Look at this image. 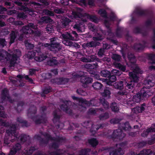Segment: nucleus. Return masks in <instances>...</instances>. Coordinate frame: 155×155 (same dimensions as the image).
I'll list each match as a JSON object with an SVG mask.
<instances>
[{"label":"nucleus","instance_id":"f257e3e1","mask_svg":"<svg viewBox=\"0 0 155 155\" xmlns=\"http://www.w3.org/2000/svg\"><path fill=\"white\" fill-rule=\"evenodd\" d=\"M63 38L65 40L63 43L67 46H73L75 48H79L80 46L77 42L73 43L70 40L76 41L78 38V35L76 32L72 31L71 33L67 32L61 35Z\"/></svg>","mask_w":155,"mask_h":155},{"label":"nucleus","instance_id":"f03ea898","mask_svg":"<svg viewBox=\"0 0 155 155\" xmlns=\"http://www.w3.org/2000/svg\"><path fill=\"white\" fill-rule=\"evenodd\" d=\"M120 124L121 127L114 130L110 136L111 138L114 140L116 139L119 140L123 139L126 136V134L123 132L122 130L126 131L129 130L131 129V127L128 122Z\"/></svg>","mask_w":155,"mask_h":155},{"label":"nucleus","instance_id":"7ed1b4c3","mask_svg":"<svg viewBox=\"0 0 155 155\" xmlns=\"http://www.w3.org/2000/svg\"><path fill=\"white\" fill-rule=\"evenodd\" d=\"M37 111L36 107L34 105L31 106L28 110V115L29 116L30 115H31V118L36 124L45 123L47 121V118L45 114H43L41 115H38L33 116V115H35Z\"/></svg>","mask_w":155,"mask_h":155},{"label":"nucleus","instance_id":"20e7f679","mask_svg":"<svg viewBox=\"0 0 155 155\" xmlns=\"http://www.w3.org/2000/svg\"><path fill=\"white\" fill-rule=\"evenodd\" d=\"M50 43H46L44 44V48L50 51L55 52H58L61 49L60 44V40L57 37L50 39Z\"/></svg>","mask_w":155,"mask_h":155},{"label":"nucleus","instance_id":"39448f33","mask_svg":"<svg viewBox=\"0 0 155 155\" xmlns=\"http://www.w3.org/2000/svg\"><path fill=\"white\" fill-rule=\"evenodd\" d=\"M17 124H12L10 125L9 127L6 130V132L9 137L14 136L13 139L10 140L8 138L5 137L4 140V144L7 145H8L10 142H13L17 140L18 134L16 133L17 130Z\"/></svg>","mask_w":155,"mask_h":155},{"label":"nucleus","instance_id":"423d86ee","mask_svg":"<svg viewBox=\"0 0 155 155\" xmlns=\"http://www.w3.org/2000/svg\"><path fill=\"white\" fill-rule=\"evenodd\" d=\"M63 102L64 104L61 105L60 107L62 110L74 118H77L78 117V114H74L72 110L70 109L69 106L71 105V102L70 101L65 100Z\"/></svg>","mask_w":155,"mask_h":155},{"label":"nucleus","instance_id":"0eeeda50","mask_svg":"<svg viewBox=\"0 0 155 155\" xmlns=\"http://www.w3.org/2000/svg\"><path fill=\"white\" fill-rule=\"evenodd\" d=\"M35 27V25L32 23H29L27 26L23 27L20 30L22 34L21 35L19 38L21 39L23 38L24 35H30L33 31L31 28L34 29Z\"/></svg>","mask_w":155,"mask_h":155},{"label":"nucleus","instance_id":"6e6552de","mask_svg":"<svg viewBox=\"0 0 155 155\" xmlns=\"http://www.w3.org/2000/svg\"><path fill=\"white\" fill-rule=\"evenodd\" d=\"M4 108L2 105H0V117H2L0 119V123L2 125L7 127L9 126V123L6 121L7 114L4 111Z\"/></svg>","mask_w":155,"mask_h":155},{"label":"nucleus","instance_id":"1a4fd4ad","mask_svg":"<svg viewBox=\"0 0 155 155\" xmlns=\"http://www.w3.org/2000/svg\"><path fill=\"white\" fill-rule=\"evenodd\" d=\"M81 76L80 78V81L82 84V86L84 88L88 87V85L91 83L93 81V79L87 76V73L84 72V74Z\"/></svg>","mask_w":155,"mask_h":155},{"label":"nucleus","instance_id":"9d476101","mask_svg":"<svg viewBox=\"0 0 155 155\" xmlns=\"http://www.w3.org/2000/svg\"><path fill=\"white\" fill-rule=\"evenodd\" d=\"M56 138H58L59 141H54L51 145L52 148L55 150H57L59 147V145L64 143L66 140V138L64 137L57 136Z\"/></svg>","mask_w":155,"mask_h":155},{"label":"nucleus","instance_id":"9b49d317","mask_svg":"<svg viewBox=\"0 0 155 155\" xmlns=\"http://www.w3.org/2000/svg\"><path fill=\"white\" fill-rule=\"evenodd\" d=\"M1 99L3 101H5L7 98L9 101L11 103L13 102V101L9 94L8 90L6 88H4L2 90L1 94Z\"/></svg>","mask_w":155,"mask_h":155},{"label":"nucleus","instance_id":"f8f14e48","mask_svg":"<svg viewBox=\"0 0 155 155\" xmlns=\"http://www.w3.org/2000/svg\"><path fill=\"white\" fill-rule=\"evenodd\" d=\"M135 83L128 80L124 81V87L125 89L129 91L133 92L135 86Z\"/></svg>","mask_w":155,"mask_h":155},{"label":"nucleus","instance_id":"ddd939ff","mask_svg":"<svg viewBox=\"0 0 155 155\" xmlns=\"http://www.w3.org/2000/svg\"><path fill=\"white\" fill-rule=\"evenodd\" d=\"M82 61L83 62H93L94 63L96 62L98 63H101L102 62V60L101 59H99L96 56L93 55L91 56L90 58H84L82 59Z\"/></svg>","mask_w":155,"mask_h":155},{"label":"nucleus","instance_id":"4468645a","mask_svg":"<svg viewBox=\"0 0 155 155\" xmlns=\"http://www.w3.org/2000/svg\"><path fill=\"white\" fill-rule=\"evenodd\" d=\"M41 51L40 47L37 48L36 50H34L28 52L27 57L29 59H31L35 58L36 56V54L38 55L40 53Z\"/></svg>","mask_w":155,"mask_h":155},{"label":"nucleus","instance_id":"2eb2a0df","mask_svg":"<svg viewBox=\"0 0 155 155\" xmlns=\"http://www.w3.org/2000/svg\"><path fill=\"white\" fill-rule=\"evenodd\" d=\"M14 2L16 5L20 6V9L21 10L27 12H32L33 10L32 9H30L27 6L23 5L22 3L21 2L18 0H15Z\"/></svg>","mask_w":155,"mask_h":155},{"label":"nucleus","instance_id":"dca6fc26","mask_svg":"<svg viewBox=\"0 0 155 155\" xmlns=\"http://www.w3.org/2000/svg\"><path fill=\"white\" fill-rule=\"evenodd\" d=\"M53 21V20L49 17L43 16L41 17L38 20V24L40 25H42L47 23L51 24Z\"/></svg>","mask_w":155,"mask_h":155},{"label":"nucleus","instance_id":"f3484780","mask_svg":"<svg viewBox=\"0 0 155 155\" xmlns=\"http://www.w3.org/2000/svg\"><path fill=\"white\" fill-rule=\"evenodd\" d=\"M146 90H147L146 88H142L140 92L136 94L135 96L138 98L140 100H143L144 97L147 96V92Z\"/></svg>","mask_w":155,"mask_h":155},{"label":"nucleus","instance_id":"a211bd4d","mask_svg":"<svg viewBox=\"0 0 155 155\" xmlns=\"http://www.w3.org/2000/svg\"><path fill=\"white\" fill-rule=\"evenodd\" d=\"M146 104L145 103L142 104L140 106H137L132 109V112L134 114L142 113L145 110Z\"/></svg>","mask_w":155,"mask_h":155},{"label":"nucleus","instance_id":"6ab92c4d","mask_svg":"<svg viewBox=\"0 0 155 155\" xmlns=\"http://www.w3.org/2000/svg\"><path fill=\"white\" fill-rule=\"evenodd\" d=\"M129 81L136 84L139 81V77L137 76V73L134 72H131L129 73Z\"/></svg>","mask_w":155,"mask_h":155},{"label":"nucleus","instance_id":"aec40b11","mask_svg":"<svg viewBox=\"0 0 155 155\" xmlns=\"http://www.w3.org/2000/svg\"><path fill=\"white\" fill-rule=\"evenodd\" d=\"M134 12L137 15L139 16H146L149 15V12L147 10L140 8L136 9Z\"/></svg>","mask_w":155,"mask_h":155},{"label":"nucleus","instance_id":"412c9836","mask_svg":"<svg viewBox=\"0 0 155 155\" xmlns=\"http://www.w3.org/2000/svg\"><path fill=\"white\" fill-rule=\"evenodd\" d=\"M21 146L20 143L16 144L10 150L8 155H15L17 151L21 149Z\"/></svg>","mask_w":155,"mask_h":155},{"label":"nucleus","instance_id":"4be33fe9","mask_svg":"<svg viewBox=\"0 0 155 155\" xmlns=\"http://www.w3.org/2000/svg\"><path fill=\"white\" fill-rule=\"evenodd\" d=\"M53 115V118L52 121L55 124L56 123H59L60 122V119L61 117V115L60 114H58L56 110L53 111L52 114Z\"/></svg>","mask_w":155,"mask_h":155},{"label":"nucleus","instance_id":"5701e85b","mask_svg":"<svg viewBox=\"0 0 155 155\" xmlns=\"http://www.w3.org/2000/svg\"><path fill=\"white\" fill-rule=\"evenodd\" d=\"M36 150V148L34 147H31L27 149L24 150L22 152V155H31L32 153Z\"/></svg>","mask_w":155,"mask_h":155},{"label":"nucleus","instance_id":"b1692460","mask_svg":"<svg viewBox=\"0 0 155 155\" xmlns=\"http://www.w3.org/2000/svg\"><path fill=\"white\" fill-rule=\"evenodd\" d=\"M133 32L134 33L136 34H141L143 36H146L148 35L147 31L146 30L143 31L142 29L138 27H136L134 28Z\"/></svg>","mask_w":155,"mask_h":155},{"label":"nucleus","instance_id":"393cba45","mask_svg":"<svg viewBox=\"0 0 155 155\" xmlns=\"http://www.w3.org/2000/svg\"><path fill=\"white\" fill-rule=\"evenodd\" d=\"M152 151L150 149H144L141 151L139 154L133 152L131 155H149L152 154Z\"/></svg>","mask_w":155,"mask_h":155},{"label":"nucleus","instance_id":"a878e982","mask_svg":"<svg viewBox=\"0 0 155 155\" xmlns=\"http://www.w3.org/2000/svg\"><path fill=\"white\" fill-rule=\"evenodd\" d=\"M38 55L35 57L34 59L36 61L39 62L43 61L48 57L47 55L43 53L41 54V52Z\"/></svg>","mask_w":155,"mask_h":155},{"label":"nucleus","instance_id":"bb28decb","mask_svg":"<svg viewBox=\"0 0 155 155\" xmlns=\"http://www.w3.org/2000/svg\"><path fill=\"white\" fill-rule=\"evenodd\" d=\"M47 63L48 65L51 66H54L57 65L58 62L57 60V58L56 57H53L50 58V59L47 61Z\"/></svg>","mask_w":155,"mask_h":155},{"label":"nucleus","instance_id":"cd10ccee","mask_svg":"<svg viewBox=\"0 0 155 155\" xmlns=\"http://www.w3.org/2000/svg\"><path fill=\"white\" fill-rule=\"evenodd\" d=\"M124 154L123 150L120 147L111 150L109 152L110 155H123Z\"/></svg>","mask_w":155,"mask_h":155},{"label":"nucleus","instance_id":"c85d7f7f","mask_svg":"<svg viewBox=\"0 0 155 155\" xmlns=\"http://www.w3.org/2000/svg\"><path fill=\"white\" fill-rule=\"evenodd\" d=\"M84 24L80 22L76 23L73 26L74 30H76L78 32H82V28L84 27Z\"/></svg>","mask_w":155,"mask_h":155},{"label":"nucleus","instance_id":"c756f323","mask_svg":"<svg viewBox=\"0 0 155 155\" xmlns=\"http://www.w3.org/2000/svg\"><path fill=\"white\" fill-rule=\"evenodd\" d=\"M18 33V32H16L14 31H11L9 35V44L11 45L15 42V40L17 37Z\"/></svg>","mask_w":155,"mask_h":155},{"label":"nucleus","instance_id":"7c9ffc66","mask_svg":"<svg viewBox=\"0 0 155 155\" xmlns=\"http://www.w3.org/2000/svg\"><path fill=\"white\" fill-rule=\"evenodd\" d=\"M115 89L119 90H123L124 87V81H120L115 82L114 85Z\"/></svg>","mask_w":155,"mask_h":155},{"label":"nucleus","instance_id":"2f4dec72","mask_svg":"<svg viewBox=\"0 0 155 155\" xmlns=\"http://www.w3.org/2000/svg\"><path fill=\"white\" fill-rule=\"evenodd\" d=\"M43 135L46 138V139L47 140H48V142L49 140L57 141L59 140L58 138H56L54 137H52L50 134L47 133H44Z\"/></svg>","mask_w":155,"mask_h":155},{"label":"nucleus","instance_id":"473e14b6","mask_svg":"<svg viewBox=\"0 0 155 155\" xmlns=\"http://www.w3.org/2000/svg\"><path fill=\"white\" fill-rule=\"evenodd\" d=\"M110 108L114 112H118L119 110V106L115 102H113L110 104Z\"/></svg>","mask_w":155,"mask_h":155},{"label":"nucleus","instance_id":"72a5a7b5","mask_svg":"<svg viewBox=\"0 0 155 155\" xmlns=\"http://www.w3.org/2000/svg\"><path fill=\"white\" fill-rule=\"evenodd\" d=\"M69 78L61 77L57 79V84H64L67 83L69 81Z\"/></svg>","mask_w":155,"mask_h":155},{"label":"nucleus","instance_id":"f704fd0d","mask_svg":"<svg viewBox=\"0 0 155 155\" xmlns=\"http://www.w3.org/2000/svg\"><path fill=\"white\" fill-rule=\"evenodd\" d=\"M144 48V46L140 43H135L133 46L134 49L137 51L143 50Z\"/></svg>","mask_w":155,"mask_h":155},{"label":"nucleus","instance_id":"c9c22d12","mask_svg":"<svg viewBox=\"0 0 155 155\" xmlns=\"http://www.w3.org/2000/svg\"><path fill=\"white\" fill-rule=\"evenodd\" d=\"M88 142L93 147H96L98 143V141L96 139L94 138L89 139L88 140Z\"/></svg>","mask_w":155,"mask_h":155},{"label":"nucleus","instance_id":"e433bc0d","mask_svg":"<svg viewBox=\"0 0 155 155\" xmlns=\"http://www.w3.org/2000/svg\"><path fill=\"white\" fill-rule=\"evenodd\" d=\"M100 102L101 104L104 107L105 110L108 109L109 107V103L104 98L100 99Z\"/></svg>","mask_w":155,"mask_h":155},{"label":"nucleus","instance_id":"4c0bfd02","mask_svg":"<svg viewBox=\"0 0 155 155\" xmlns=\"http://www.w3.org/2000/svg\"><path fill=\"white\" fill-rule=\"evenodd\" d=\"M25 104V103L22 101H19L17 104V107L16 108L18 113H20L23 109V106Z\"/></svg>","mask_w":155,"mask_h":155},{"label":"nucleus","instance_id":"58836bf2","mask_svg":"<svg viewBox=\"0 0 155 155\" xmlns=\"http://www.w3.org/2000/svg\"><path fill=\"white\" fill-rule=\"evenodd\" d=\"M70 21V20L67 17L62 18L61 21L62 27L64 28H66Z\"/></svg>","mask_w":155,"mask_h":155},{"label":"nucleus","instance_id":"ea45409f","mask_svg":"<svg viewBox=\"0 0 155 155\" xmlns=\"http://www.w3.org/2000/svg\"><path fill=\"white\" fill-rule=\"evenodd\" d=\"M36 137L39 141V143L41 144H47L48 143V140H47L46 139L41 138L39 135H35V137Z\"/></svg>","mask_w":155,"mask_h":155},{"label":"nucleus","instance_id":"a19ab883","mask_svg":"<svg viewBox=\"0 0 155 155\" xmlns=\"http://www.w3.org/2000/svg\"><path fill=\"white\" fill-rule=\"evenodd\" d=\"M128 58L129 62L132 64L134 65L136 63V58L135 56L132 54L128 55Z\"/></svg>","mask_w":155,"mask_h":155},{"label":"nucleus","instance_id":"79ce46f5","mask_svg":"<svg viewBox=\"0 0 155 155\" xmlns=\"http://www.w3.org/2000/svg\"><path fill=\"white\" fill-rule=\"evenodd\" d=\"M128 58L129 62L132 64L134 65L136 63V58L135 56L132 54L128 55Z\"/></svg>","mask_w":155,"mask_h":155},{"label":"nucleus","instance_id":"37998d69","mask_svg":"<svg viewBox=\"0 0 155 155\" xmlns=\"http://www.w3.org/2000/svg\"><path fill=\"white\" fill-rule=\"evenodd\" d=\"M92 87L95 90H100L102 88L103 85L97 81L93 84Z\"/></svg>","mask_w":155,"mask_h":155},{"label":"nucleus","instance_id":"c03bdc74","mask_svg":"<svg viewBox=\"0 0 155 155\" xmlns=\"http://www.w3.org/2000/svg\"><path fill=\"white\" fill-rule=\"evenodd\" d=\"M87 68L91 69H96L98 67V63L95 62L92 63L91 64H87Z\"/></svg>","mask_w":155,"mask_h":155},{"label":"nucleus","instance_id":"a18cd8bd","mask_svg":"<svg viewBox=\"0 0 155 155\" xmlns=\"http://www.w3.org/2000/svg\"><path fill=\"white\" fill-rule=\"evenodd\" d=\"M110 73L109 71L104 69L101 71L100 74L103 77L108 78L110 76Z\"/></svg>","mask_w":155,"mask_h":155},{"label":"nucleus","instance_id":"49530a36","mask_svg":"<svg viewBox=\"0 0 155 155\" xmlns=\"http://www.w3.org/2000/svg\"><path fill=\"white\" fill-rule=\"evenodd\" d=\"M19 137L20 138V140L21 142H24L29 140L30 137L29 135L25 134H21Z\"/></svg>","mask_w":155,"mask_h":155},{"label":"nucleus","instance_id":"de8ad7c7","mask_svg":"<svg viewBox=\"0 0 155 155\" xmlns=\"http://www.w3.org/2000/svg\"><path fill=\"white\" fill-rule=\"evenodd\" d=\"M76 92L78 94L82 96L86 95L87 94L85 89L82 88L77 89L76 91Z\"/></svg>","mask_w":155,"mask_h":155},{"label":"nucleus","instance_id":"09e8293b","mask_svg":"<svg viewBox=\"0 0 155 155\" xmlns=\"http://www.w3.org/2000/svg\"><path fill=\"white\" fill-rule=\"evenodd\" d=\"M17 77L20 79H22L25 78L26 80L28 81L31 83H32L33 82L32 79L31 78H29L28 75H25L24 77L23 75L20 74H18L17 75Z\"/></svg>","mask_w":155,"mask_h":155},{"label":"nucleus","instance_id":"8fccbe9b","mask_svg":"<svg viewBox=\"0 0 155 155\" xmlns=\"http://www.w3.org/2000/svg\"><path fill=\"white\" fill-rule=\"evenodd\" d=\"M45 31L49 33L50 34L54 31L53 26L51 24H48L45 28Z\"/></svg>","mask_w":155,"mask_h":155},{"label":"nucleus","instance_id":"3c124183","mask_svg":"<svg viewBox=\"0 0 155 155\" xmlns=\"http://www.w3.org/2000/svg\"><path fill=\"white\" fill-rule=\"evenodd\" d=\"M100 99L99 100H96L95 99H92L91 100V106H98L101 104L100 102Z\"/></svg>","mask_w":155,"mask_h":155},{"label":"nucleus","instance_id":"603ef678","mask_svg":"<svg viewBox=\"0 0 155 155\" xmlns=\"http://www.w3.org/2000/svg\"><path fill=\"white\" fill-rule=\"evenodd\" d=\"M109 117V114L107 112L101 114L99 116V119L101 120H104L108 119Z\"/></svg>","mask_w":155,"mask_h":155},{"label":"nucleus","instance_id":"864d4df0","mask_svg":"<svg viewBox=\"0 0 155 155\" xmlns=\"http://www.w3.org/2000/svg\"><path fill=\"white\" fill-rule=\"evenodd\" d=\"M98 13L100 14L101 16L106 18H107V14L106 11L104 9H101L99 10Z\"/></svg>","mask_w":155,"mask_h":155},{"label":"nucleus","instance_id":"5fc2aeb1","mask_svg":"<svg viewBox=\"0 0 155 155\" xmlns=\"http://www.w3.org/2000/svg\"><path fill=\"white\" fill-rule=\"evenodd\" d=\"M90 150V149L88 148L82 149L79 152L78 155H88Z\"/></svg>","mask_w":155,"mask_h":155},{"label":"nucleus","instance_id":"6e6d98bb","mask_svg":"<svg viewBox=\"0 0 155 155\" xmlns=\"http://www.w3.org/2000/svg\"><path fill=\"white\" fill-rule=\"evenodd\" d=\"M95 37L93 38V39L94 41H99L102 40L103 39L102 35L101 33H97L96 34Z\"/></svg>","mask_w":155,"mask_h":155},{"label":"nucleus","instance_id":"4d7b16f0","mask_svg":"<svg viewBox=\"0 0 155 155\" xmlns=\"http://www.w3.org/2000/svg\"><path fill=\"white\" fill-rule=\"evenodd\" d=\"M84 74V72L82 71H80L77 73H73L72 75L74 78H81V76Z\"/></svg>","mask_w":155,"mask_h":155},{"label":"nucleus","instance_id":"13d9d810","mask_svg":"<svg viewBox=\"0 0 155 155\" xmlns=\"http://www.w3.org/2000/svg\"><path fill=\"white\" fill-rule=\"evenodd\" d=\"M145 83L147 85V87L148 88L153 86L155 84L154 82H153L150 79H148L145 81Z\"/></svg>","mask_w":155,"mask_h":155},{"label":"nucleus","instance_id":"bf43d9fd","mask_svg":"<svg viewBox=\"0 0 155 155\" xmlns=\"http://www.w3.org/2000/svg\"><path fill=\"white\" fill-rule=\"evenodd\" d=\"M151 132V129L147 128L146 130H144L141 134V136L142 137H147L149 134Z\"/></svg>","mask_w":155,"mask_h":155},{"label":"nucleus","instance_id":"052dcab7","mask_svg":"<svg viewBox=\"0 0 155 155\" xmlns=\"http://www.w3.org/2000/svg\"><path fill=\"white\" fill-rule=\"evenodd\" d=\"M52 88L51 87L48 86L45 87L43 90V94H47L52 91Z\"/></svg>","mask_w":155,"mask_h":155},{"label":"nucleus","instance_id":"680f3d73","mask_svg":"<svg viewBox=\"0 0 155 155\" xmlns=\"http://www.w3.org/2000/svg\"><path fill=\"white\" fill-rule=\"evenodd\" d=\"M112 58L113 60L118 62L120 61L121 58V56L117 54H114Z\"/></svg>","mask_w":155,"mask_h":155},{"label":"nucleus","instance_id":"e2e57ef3","mask_svg":"<svg viewBox=\"0 0 155 155\" xmlns=\"http://www.w3.org/2000/svg\"><path fill=\"white\" fill-rule=\"evenodd\" d=\"M125 89L124 90H120L118 92L117 94L120 96L127 95L129 93V91Z\"/></svg>","mask_w":155,"mask_h":155},{"label":"nucleus","instance_id":"0e129e2a","mask_svg":"<svg viewBox=\"0 0 155 155\" xmlns=\"http://www.w3.org/2000/svg\"><path fill=\"white\" fill-rule=\"evenodd\" d=\"M60 150V149H58L56 151L49 152V154L50 155H63V153L59 152Z\"/></svg>","mask_w":155,"mask_h":155},{"label":"nucleus","instance_id":"69168bd1","mask_svg":"<svg viewBox=\"0 0 155 155\" xmlns=\"http://www.w3.org/2000/svg\"><path fill=\"white\" fill-rule=\"evenodd\" d=\"M88 17L93 22L96 23L98 22V19L95 16L89 15Z\"/></svg>","mask_w":155,"mask_h":155},{"label":"nucleus","instance_id":"338daca9","mask_svg":"<svg viewBox=\"0 0 155 155\" xmlns=\"http://www.w3.org/2000/svg\"><path fill=\"white\" fill-rule=\"evenodd\" d=\"M122 31L121 28L120 27H118L116 31V35L117 37H120L122 36Z\"/></svg>","mask_w":155,"mask_h":155},{"label":"nucleus","instance_id":"774afa93","mask_svg":"<svg viewBox=\"0 0 155 155\" xmlns=\"http://www.w3.org/2000/svg\"><path fill=\"white\" fill-rule=\"evenodd\" d=\"M155 141V134L151 136V139L147 141V144L151 145L154 143Z\"/></svg>","mask_w":155,"mask_h":155}]
</instances>
